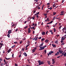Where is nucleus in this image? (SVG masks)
<instances>
[{"label":"nucleus","instance_id":"f257e3e1","mask_svg":"<svg viewBox=\"0 0 66 66\" xmlns=\"http://www.w3.org/2000/svg\"><path fill=\"white\" fill-rule=\"evenodd\" d=\"M38 63H39V65H40L43 64H44V61H41L39 60L38 61Z\"/></svg>","mask_w":66,"mask_h":66},{"label":"nucleus","instance_id":"f03ea898","mask_svg":"<svg viewBox=\"0 0 66 66\" xmlns=\"http://www.w3.org/2000/svg\"><path fill=\"white\" fill-rule=\"evenodd\" d=\"M54 53V52L53 51H51L49 53L47 54L48 56H49V54H50V55H51L52 53Z\"/></svg>","mask_w":66,"mask_h":66},{"label":"nucleus","instance_id":"7ed1b4c3","mask_svg":"<svg viewBox=\"0 0 66 66\" xmlns=\"http://www.w3.org/2000/svg\"><path fill=\"white\" fill-rule=\"evenodd\" d=\"M54 60H55L54 59H52V64L53 65L55 63V61Z\"/></svg>","mask_w":66,"mask_h":66},{"label":"nucleus","instance_id":"20e7f679","mask_svg":"<svg viewBox=\"0 0 66 66\" xmlns=\"http://www.w3.org/2000/svg\"><path fill=\"white\" fill-rule=\"evenodd\" d=\"M40 49H39V50L40 51V50H42L44 49V48L43 46H41L40 47Z\"/></svg>","mask_w":66,"mask_h":66},{"label":"nucleus","instance_id":"39448f33","mask_svg":"<svg viewBox=\"0 0 66 66\" xmlns=\"http://www.w3.org/2000/svg\"><path fill=\"white\" fill-rule=\"evenodd\" d=\"M65 37H64V36L63 37H62L61 38V40H65V38H66Z\"/></svg>","mask_w":66,"mask_h":66},{"label":"nucleus","instance_id":"423d86ee","mask_svg":"<svg viewBox=\"0 0 66 66\" xmlns=\"http://www.w3.org/2000/svg\"><path fill=\"white\" fill-rule=\"evenodd\" d=\"M61 14H60V15H64V11H62V12L61 13Z\"/></svg>","mask_w":66,"mask_h":66},{"label":"nucleus","instance_id":"0eeeda50","mask_svg":"<svg viewBox=\"0 0 66 66\" xmlns=\"http://www.w3.org/2000/svg\"><path fill=\"white\" fill-rule=\"evenodd\" d=\"M12 32V31H11V30H10L8 31V34H11Z\"/></svg>","mask_w":66,"mask_h":66},{"label":"nucleus","instance_id":"6e6552de","mask_svg":"<svg viewBox=\"0 0 66 66\" xmlns=\"http://www.w3.org/2000/svg\"><path fill=\"white\" fill-rule=\"evenodd\" d=\"M65 52H64L63 53H62V55H64V56H65V55H66V53H65L64 54V53Z\"/></svg>","mask_w":66,"mask_h":66},{"label":"nucleus","instance_id":"1a4fd4ad","mask_svg":"<svg viewBox=\"0 0 66 66\" xmlns=\"http://www.w3.org/2000/svg\"><path fill=\"white\" fill-rule=\"evenodd\" d=\"M31 32V29H30V28H28V33H30Z\"/></svg>","mask_w":66,"mask_h":66},{"label":"nucleus","instance_id":"9d476101","mask_svg":"<svg viewBox=\"0 0 66 66\" xmlns=\"http://www.w3.org/2000/svg\"><path fill=\"white\" fill-rule=\"evenodd\" d=\"M59 52H57V53H56L55 54V56H56V55H59Z\"/></svg>","mask_w":66,"mask_h":66},{"label":"nucleus","instance_id":"9b49d317","mask_svg":"<svg viewBox=\"0 0 66 66\" xmlns=\"http://www.w3.org/2000/svg\"><path fill=\"white\" fill-rule=\"evenodd\" d=\"M52 45L53 47H56V45H55L53 44H52Z\"/></svg>","mask_w":66,"mask_h":66},{"label":"nucleus","instance_id":"f8f14e48","mask_svg":"<svg viewBox=\"0 0 66 66\" xmlns=\"http://www.w3.org/2000/svg\"><path fill=\"white\" fill-rule=\"evenodd\" d=\"M23 55H24V56H27V54H26V53L25 52L23 53Z\"/></svg>","mask_w":66,"mask_h":66},{"label":"nucleus","instance_id":"ddd939ff","mask_svg":"<svg viewBox=\"0 0 66 66\" xmlns=\"http://www.w3.org/2000/svg\"><path fill=\"white\" fill-rule=\"evenodd\" d=\"M35 40H37V39L38 38V37H35Z\"/></svg>","mask_w":66,"mask_h":66},{"label":"nucleus","instance_id":"4468645a","mask_svg":"<svg viewBox=\"0 0 66 66\" xmlns=\"http://www.w3.org/2000/svg\"><path fill=\"white\" fill-rule=\"evenodd\" d=\"M48 41H49V40H48V39H46V40L45 41V43H48Z\"/></svg>","mask_w":66,"mask_h":66},{"label":"nucleus","instance_id":"2eb2a0df","mask_svg":"<svg viewBox=\"0 0 66 66\" xmlns=\"http://www.w3.org/2000/svg\"><path fill=\"white\" fill-rule=\"evenodd\" d=\"M53 22V21H51V22L48 23H47V24H51V23H52V22Z\"/></svg>","mask_w":66,"mask_h":66},{"label":"nucleus","instance_id":"dca6fc26","mask_svg":"<svg viewBox=\"0 0 66 66\" xmlns=\"http://www.w3.org/2000/svg\"><path fill=\"white\" fill-rule=\"evenodd\" d=\"M11 51V49H10L7 52L8 53H10V52Z\"/></svg>","mask_w":66,"mask_h":66},{"label":"nucleus","instance_id":"f3484780","mask_svg":"<svg viewBox=\"0 0 66 66\" xmlns=\"http://www.w3.org/2000/svg\"><path fill=\"white\" fill-rule=\"evenodd\" d=\"M42 34L43 35H44L45 34V32H44V31L42 33Z\"/></svg>","mask_w":66,"mask_h":66},{"label":"nucleus","instance_id":"a211bd4d","mask_svg":"<svg viewBox=\"0 0 66 66\" xmlns=\"http://www.w3.org/2000/svg\"><path fill=\"white\" fill-rule=\"evenodd\" d=\"M57 43H58V41L57 40L56 41H55V43L56 44H57Z\"/></svg>","mask_w":66,"mask_h":66},{"label":"nucleus","instance_id":"6ab92c4d","mask_svg":"<svg viewBox=\"0 0 66 66\" xmlns=\"http://www.w3.org/2000/svg\"><path fill=\"white\" fill-rule=\"evenodd\" d=\"M14 26H16V24H13L12 25V27H14Z\"/></svg>","mask_w":66,"mask_h":66},{"label":"nucleus","instance_id":"aec40b11","mask_svg":"<svg viewBox=\"0 0 66 66\" xmlns=\"http://www.w3.org/2000/svg\"><path fill=\"white\" fill-rule=\"evenodd\" d=\"M47 63H48V64H50V61H47Z\"/></svg>","mask_w":66,"mask_h":66},{"label":"nucleus","instance_id":"412c9836","mask_svg":"<svg viewBox=\"0 0 66 66\" xmlns=\"http://www.w3.org/2000/svg\"><path fill=\"white\" fill-rule=\"evenodd\" d=\"M32 52L33 53H34V52H35V50H34V49H33L32 50Z\"/></svg>","mask_w":66,"mask_h":66},{"label":"nucleus","instance_id":"4be33fe9","mask_svg":"<svg viewBox=\"0 0 66 66\" xmlns=\"http://www.w3.org/2000/svg\"><path fill=\"white\" fill-rule=\"evenodd\" d=\"M43 40H45V38H42L41 39L42 42H43Z\"/></svg>","mask_w":66,"mask_h":66},{"label":"nucleus","instance_id":"5701e85b","mask_svg":"<svg viewBox=\"0 0 66 66\" xmlns=\"http://www.w3.org/2000/svg\"><path fill=\"white\" fill-rule=\"evenodd\" d=\"M43 44H44V43H42L40 45L41 46H43Z\"/></svg>","mask_w":66,"mask_h":66},{"label":"nucleus","instance_id":"b1692460","mask_svg":"<svg viewBox=\"0 0 66 66\" xmlns=\"http://www.w3.org/2000/svg\"><path fill=\"white\" fill-rule=\"evenodd\" d=\"M35 18V16H33V17H32V19L33 20H34V19Z\"/></svg>","mask_w":66,"mask_h":66},{"label":"nucleus","instance_id":"393cba45","mask_svg":"<svg viewBox=\"0 0 66 66\" xmlns=\"http://www.w3.org/2000/svg\"><path fill=\"white\" fill-rule=\"evenodd\" d=\"M53 29H54V32H56V29H55L54 28Z\"/></svg>","mask_w":66,"mask_h":66},{"label":"nucleus","instance_id":"a878e982","mask_svg":"<svg viewBox=\"0 0 66 66\" xmlns=\"http://www.w3.org/2000/svg\"><path fill=\"white\" fill-rule=\"evenodd\" d=\"M15 45H14L13 46H12L11 47V48H14V47H15Z\"/></svg>","mask_w":66,"mask_h":66},{"label":"nucleus","instance_id":"bb28decb","mask_svg":"<svg viewBox=\"0 0 66 66\" xmlns=\"http://www.w3.org/2000/svg\"><path fill=\"white\" fill-rule=\"evenodd\" d=\"M7 36L9 38H10V35L9 34H8L7 35Z\"/></svg>","mask_w":66,"mask_h":66},{"label":"nucleus","instance_id":"cd10ccee","mask_svg":"<svg viewBox=\"0 0 66 66\" xmlns=\"http://www.w3.org/2000/svg\"><path fill=\"white\" fill-rule=\"evenodd\" d=\"M56 12H53V15H55L56 14Z\"/></svg>","mask_w":66,"mask_h":66},{"label":"nucleus","instance_id":"c85d7f7f","mask_svg":"<svg viewBox=\"0 0 66 66\" xmlns=\"http://www.w3.org/2000/svg\"><path fill=\"white\" fill-rule=\"evenodd\" d=\"M5 59H6V60H9V59H10V58H6V57H5Z\"/></svg>","mask_w":66,"mask_h":66},{"label":"nucleus","instance_id":"c756f323","mask_svg":"<svg viewBox=\"0 0 66 66\" xmlns=\"http://www.w3.org/2000/svg\"><path fill=\"white\" fill-rule=\"evenodd\" d=\"M32 29H33L34 30H35V28H34V26H33V27H32Z\"/></svg>","mask_w":66,"mask_h":66},{"label":"nucleus","instance_id":"7c9ffc66","mask_svg":"<svg viewBox=\"0 0 66 66\" xmlns=\"http://www.w3.org/2000/svg\"><path fill=\"white\" fill-rule=\"evenodd\" d=\"M32 29H33L34 30H35V28H34V26H33V27H32Z\"/></svg>","mask_w":66,"mask_h":66},{"label":"nucleus","instance_id":"2f4dec72","mask_svg":"<svg viewBox=\"0 0 66 66\" xmlns=\"http://www.w3.org/2000/svg\"><path fill=\"white\" fill-rule=\"evenodd\" d=\"M32 29H33L34 30H35V28H34V26H33V27H32Z\"/></svg>","mask_w":66,"mask_h":66},{"label":"nucleus","instance_id":"473e14b6","mask_svg":"<svg viewBox=\"0 0 66 66\" xmlns=\"http://www.w3.org/2000/svg\"><path fill=\"white\" fill-rule=\"evenodd\" d=\"M22 41H21L20 42L19 44H22Z\"/></svg>","mask_w":66,"mask_h":66},{"label":"nucleus","instance_id":"72a5a7b5","mask_svg":"<svg viewBox=\"0 0 66 66\" xmlns=\"http://www.w3.org/2000/svg\"><path fill=\"white\" fill-rule=\"evenodd\" d=\"M47 14H44V15L45 16H47Z\"/></svg>","mask_w":66,"mask_h":66},{"label":"nucleus","instance_id":"f704fd0d","mask_svg":"<svg viewBox=\"0 0 66 66\" xmlns=\"http://www.w3.org/2000/svg\"><path fill=\"white\" fill-rule=\"evenodd\" d=\"M28 46H30V45L28 44V45H27L26 46V48H27L28 47Z\"/></svg>","mask_w":66,"mask_h":66},{"label":"nucleus","instance_id":"c9c22d12","mask_svg":"<svg viewBox=\"0 0 66 66\" xmlns=\"http://www.w3.org/2000/svg\"><path fill=\"white\" fill-rule=\"evenodd\" d=\"M47 47V45H45L44 46H43V47L44 48H45V47Z\"/></svg>","mask_w":66,"mask_h":66},{"label":"nucleus","instance_id":"e433bc0d","mask_svg":"<svg viewBox=\"0 0 66 66\" xmlns=\"http://www.w3.org/2000/svg\"><path fill=\"white\" fill-rule=\"evenodd\" d=\"M53 18H55V19H56H56H58V18H55V16H54V17H53Z\"/></svg>","mask_w":66,"mask_h":66},{"label":"nucleus","instance_id":"4c0bfd02","mask_svg":"<svg viewBox=\"0 0 66 66\" xmlns=\"http://www.w3.org/2000/svg\"><path fill=\"white\" fill-rule=\"evenodd\" d=\"M28 27V26H27L26 27H24V29H27Z\"/></svg>","mask_w":66,"mask_h":66},{"label":"nucleus","instance_id":"58836bf2","mask_svg":"<svg viewBox=\"0 0 66 66\" xmlns=\"http://www.w3.org/2000/svg\"><path fill=\"white\" fill-rule=\"evenodd\" d=\"M59 36H60V35H56V36H57V37H59Z\"/></svg>","mask_w":66,"mask_h":66},{"label":"nucleus","instance_id":"ea45409f","mask_svg":"<svg viewBox=\"0 0 66 66\" xmlns=\"http://www.w3.org/2000/svg\"><path fill=\"white\" fill-rule=\"evenodd\" d=\"M24 48H22V51H24Z\"/></svg>","mask_w":66,"mask_h":66},{"label":"nucleus","instance_id":"a19ab883","mask_svg":"<svg viewBox=\"0 0 66 66\" xmlns=\"http://www.w3.org/2000/svg\"><path fill=\"white\" fill-rule=\"evenodd\" d=\"M18 29H16V30H15V32H17V31H18Z\"/></svg>","mask_w":66,"mask_h":66},{"label":"nucleus","instance_id":"79ce46f5","mask_svg":"<svg viewBox=\"0 0 66 66\" xmlns=\"http://www.w3.org/2000/svg\"><path fill=\"white\" fill-rule=\"evenodd\" d=\"M36 12V11H34L33 13L34 14H35V13Z\"/></svg>","mask_w":66,"mask_h":66},{"label":"nucleus","instance_id":"37998d69","mask_svg":"<svg viewBox=\"0 0 66 66\" xmlns=\"http://www.w3.org/2000/svg\"><path fill=\"white\" fill-rule=\"evenodd\" d=\"M14 44H17V42H14Z\"/></svg>","mask_w":66,"mask_h":66},{"label":"nucleus","instance_id":"c03bdc74","mask_svg":"<svg viewBox=\"0 0 66 66\" xmlns=\"http://www.w3.org/2000/svg\"><path fill=\"white\" fill-rule=\"evenodd\" d=\"M50 10H51L52 9V7H51L50 8Z\"/></svg>","mask_w":66,"mask_h":66},{"label":"nucleus","instance_id":"a18cd8bd","mask_svg":"<svg viewBox=\"0 0 66 66\" xmlns=\"http://www.w3.org/2000/svg\"><path fill=\"white\" fill-rule=\"evenodd\" d=\"M46 4L47 5H50V3H47Z\"/></svg>","mask_w":66,"mask_h":66},{"label":"nucleus","instance_id":"49530a36","mask_svg":"<svg viewBox=\"0 0 66 66\" xmlns=\"http://www.w3.org/2000/svg\"><path fill=\"white\" fill-rule=\"evenodd\" d=\"M14 65L15 66H18V65H17V64L16 63H15Z\"/></svg>","mask_w":66,"mask_h":66},{"label":"nucleus","instance_id":"de8ad7c7","mask_svg":"<svg viewBox=\"0 0 66 66\" xmlns=\"http://www.w3.org/2000/svg\"><path fill=\"white\" fill-rule=\"evenodd\" d=\"M62 45H64V43H62Z\"/></svg>","mask_w":66,"mask_h":66},{"label":"nucleus","instance_id":"09e8293b","mask_svg":"<svg viewBox=\"0 0 66 66\" xmlns=\"http://www.w3.org/2000/svg\"><path fill=\"white\" fill-rule=\"evenodd\" d=\"M55 5L54 4L53 5V7H55L56 6H54Z\"/></svg>","mask_w":66,"mask_h":66},{"label":"nucleus","instance_id":"8fccbe9b","mask_svg":"<svg viewBox=\"0 0 66 66\" xmlns=\"http://www.w3.org/2000/svg\"><path fill=\"white\" fill-rule=\"evenodd\" d=\"M27 21H25L24 22V23H27Z\"/></svg>","mask_w":66,"mask_h":66},{"label":"nucleus","instance_id":"3c124183","mask_svg":"<svg viewBox=\"0 0 66 66\" xmlns=\"http://www.w3.org/2000/svg\"><path fill=\"white\" fill-rule=\"evenodd\" d=\"M39 14V12H38L37 13V15H38V14Z\"/></svg>","mask_w":66,"mask_h":66},{"label":"nucleus","instance_id":"603ef678","mask_svg":"<svg viewBox=\"0 0 66 66\" xmlns=\"http://www.w3.org/2000/svg\"><path fill=\"white\" fill-rule=\"evenodd\" d=\"M39 16H38V15H37L36 16V17H37V18H38V17Z\"/></svg>","mask_w":66,"mask_h":66},{"label":"nucleus","instance_id":"864d4df0","mask_svg":"<svg viewBox=\"0 0 66 66\" xmlns=\"http://www.w3.org/2000/svg\"><path fill=\"white\" fill-rule=\"evenodd\" d=\"M0 60L1 61H2V58H0Z\"/></svg>","mask_w":66,"mask_h":66},{"label":"nucleus","instance_id":"5fc2aeb1","mask_svg":"<svg viewBox=\"0 0 66 66\" xmlns=\"http://www.w3.org/2000/svg\"><path fill=\"white\" fill-rule=\"evenodd\" d=\"M0 45H1V46H2V45L3 44V43H1L0 44Z\"/></svg>","mask_w":66,"mask_h":66},{"label":"nucleus","instance_id":"6e6d98bb","mask_svg":"<svg viewBox=\"0 0 66 66\" xmlns=\"http://www.w3.org/2000/svg\"><path fill=\"white\" fill-rule=\"evenodd\" d=\"M29 43H30V41H28V44H29Z\"/></svg>","mask_w":66,"mask_h":66},{"label":"nucleus","instance_id":"4d7b16f0","mask_svg":"<svg viewBox=\"0 0 66 66\" xmlns=\"http://www.w3.org/2000/svg\"><path fill=\"white\" fill-rule=\"evenodd\" d=\"M37 13L35 14L34 15L35 16H37Z\"/></svg>","mask_w":66,"mask_h":66},{"label":"nucleus","instance_id":"13d9d810","mask_svg":"<svg viewBox=\"0 0 66 66\" xmlns=\"http://www.w3.org/2000/svg\"><path fill=\"white\" fill-rule=\"evenodd\" d=\"M46 50H45V51H44V52H45V53H46Z\"/></svg>","mask_w":66,"mask_h":66},{"label":"nucleus","instance_id":"bf43d9fd","mask_svg":"<svg viewBox=\"0 0 66 66\" xmlns=\"http://www.w3.org/2000/svg\"><path fill=\"white\" fill-rule=\"evenodd\" d=\"M12 57H14V54H12Z\"/></svg>","mask_w":66,"mask_h":66},{"label":"nucleus","instance_id":"052dcab7","mask_svg":"<svg viewBox=\"0 0 66 66\" xmlns=\"http://www.w3.org/2000/svg\"><path fill=\"white\" fill-rule=\"evenodd\" d=\"M42 38V37H39V38H38V39H41Z\"/></svg>","mask_w":66,"mask_h":66},{"label":"nucleus","instance_id":"680f3d73","mask_svg":"<svg viewBox=\"0 0 66 66\" xmlns=\"http://www.w3.org/2000/svg\"><path fill=\"white\" fill-rule=\"evenodd\" d=\"M26 38H24L23 39V40H25L26 39Z\"/></svg>","mask_w":66,"mask_h":66},{"label":"nucleus","instance_id":"e2e57ef3","mask_svg":"<svg viewBox=\"0 0 66 66\" xmlns=\"http://www.w3.org/2000/svg\"><path fill=\"white\" fill-rule=\"evenodd\" d=\"M21 55L20 54V55H19V57H20V56H21Z\"/></svg>","mask_w":66,"mask_h":66},{"label":"nucleus","instance_id":"0e129e2a","mask_svg":"<svg viewBox=\"0 0 66 66\" xmlns=\"http://www.w3.org/2000/svg\"><path fill=\"white\" fill-rule=\"evenodd\" d=\"M34 32H35L34 31H33V34H35Z\"/></svg>","mask_w":66,"mask_h":66},{"label":"nucleus","instance_id":"69168bd1","mask_svg":"<svg viewBox=\"0 0 66 66\" xmlns=\"http://www.w3.org/2000/svg\"><path fill=\"white\" fill-rule=\"evenodd\" d=\"M36 26V23L34 25V27H35Z\"/></svg>","mask_w":66,"mask_h":66},{"label":"nucleus","instance_id":"338daca9","mask_svg":"<svg viewBox=\"0 0 66 66\" xmlns=\"http://www.w3.org/2000/svg\"><path fill=\"white\" fill-rule=\"evenodd\" d=\"M52 30H50V32H52Z\"/></svg>","mask_w":66,"mask_h":66},{"label":"nucleus","instance_id":"774afa93","mask_svg":"<svg viewBox=\"0 0 66 66\" xmlns=\"http://www.w3.org/2000/svg\"><path fill=\"white\" fill-rule=\"evenodd\" d=\"M59 52H60V53H62V51H61Z\"/></svg>","mask_w":66,"mask_h":66}]
</instances>
